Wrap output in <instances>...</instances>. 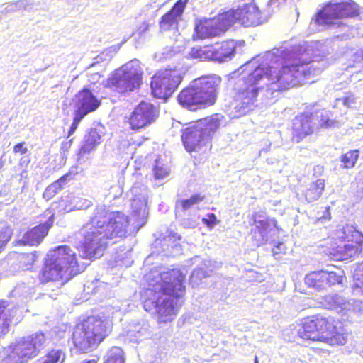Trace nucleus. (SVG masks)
<instances>
[{"mask_svg":"<svg viewBox=\"0 0 363 363\" xmlns=\"http://www.w3.org/2000/svg\"><path fill=\"white\" fill-rule=\"evenodd\" d=\"M184 281L185 275L179 269L151 270L140 291L144 309L147 312L155 310L160 323L172 321L177 310L171 298L178 299L184 294Z\"/></svg>","mask_w":363,"mask_h":363,"instance_id":"f257e3e1","label":"nucleus"},{"mask_svg":"<svg viewBox=\"0 0 363 363\" xmlns=\"http://www.w3.org/2000/svg\"><path fill=\"white\" fill-rule=\"evenodd\" d=\"M130 218L121 211L99 209L90 220L80 229L82 237L80 250L83 258L91 259L108 245V240H122L128 235Z\"/></svg>","mask_w":363,"mask_h":363,"instance_id":"f03ea898","label":"nucleus"},{"mask_svg":"<svg viewBox=\"0 0 363 363\" xmlns=\"http://www.w3.org/2000/svg\"><path fill=\"white\" fill-rule=\"evenodd\" d=\"M80 272L76 253L69 246L60 245L46 255L38 278L43 284L52 282L64 286Z\"/></svg>","mask_w":363,"mask_h":363,"instance_id":"7ed1b4c3","label":"nucleus"},{"mask_svg":"<svg viewBox=\"0 0 363 363\" xmlns=\"http://www.w3.org/2000/svg\"><path fill=\"white\" fill-rule=\"evenodd\" d=\"M330 315L316 313L303 318L297 330L298 337L306 341L320 342L330 346H342L347 342L345 329Z\"/></svg>","mask_w":363,"mask_h":363,"instance_id":"20e7f679","label":"nucleus"},{"mask_svg":"<svg viewBox=\"0 0 363 363\" xmlns=\"http://www.w3.org/2000/svg\"><path fill=\"white\" fill-rule=\"evenodd\" d=\"M113 321L100 315H89L76 324L71 337L75 350L87 353L100 345L112 332Z\"/></svg>","mask_w":363,"mask_h":363,"instance_id":"39448f33","label":"nucleus"},{"mask_svg":"<svg viewBox=\"0 0 363 363\" xmlns=\"http://www.w3.org/2000/svg\"><path fill=\"white\" fill-rule=\"evenodd\" d=\"M221 79L216 75L200 77L184 88L177 96L178 103L190 111L215 104Z\"/></svg>","mask_w":363,"mask_h":363,"instance_id":"423d86ee","label":"nucleus"},{"mask_svg":"<svg viewBox=\"0 0 363 363\" xmlns=\"http://www.w3.org/2000/svg\"><path fill=\"white\" fill-rule=\"evenodd\" d=\"M263 78L267 79L273 86V91L283 93L299 87L312 74L311 69L301 63H290L286 60L277 62L274 65H258Z\"/></svg>","mask_w":363,"mask_h":363,"instance_id":"0eeeda50","label":"nucleus"},{"mask_svg":"<svg viewBox=\"0 0 363 363\" xmlns=\"http://www.w3.org/2000/svg\"><path fill=\"white\" fill-rule=\"evenodd\" d=\"M223 116L215 113L199 118L181 131V139L188 152H199L211 147L215 133L221 126Z\"/></svg>","mask_w":363,"mask_h":363,"instance_id":"6e6552de","label":"nucleus"},{"mask_svg":"<svg viewBox=\"0 0 363 363\" xmlns=\"http://www.w3.org/2000/svg\"><path fill=\"white\" fill-rule=\"evenodd\" d=\"M363 252V233L352 225L337 229L328 254L338 261H352Z\"/></svg>","mask_w":363,"mask_h":363,"instance_id":"1a4fd4ad","label":"nucleus"},{"mask_svg":"<svg viewBox=\"0 0 363 363\" xmlns=\"http://www.w3.org/2000/svg\"><path fill=\"white\" fill-rule=\"evenodd\" d=\"M250 62H247L240 67L242 69L241 73L247 72V75L242 78V86L235 92V109L238 116H245L254 110L257 106V97L262 87L259 82L264 79L262 69L258 66L248 69Z\"/></svg>","mask_w":363,"mask_h":363,"instance_id":"9d476101","label":"nucleus"},{"mask_svg":"<svg viewBox=\"0 0 363 363\" xmlns=\"http://www.w3.org/2000/svg\"><path fill=\"white\" fill-rule=\"evenodd\" d=\"M143 76L140 62L138 60H133L113 71L104 86L117 94L125 95L140 89Z\"/></svg>","mask_w":363,"mask_h":363,"instance_id":"9b49d317","label":"nucleus"},{"mask_svg":"<svg viewBox=\"0 0 363 363\" xmlns=\"http://www.w3.org/2000/svg\"><path fill=\"white\" fill-rule=\"evenodd\" d=\"M45 341V335L41 332L22 337L19 341L8 347L7 354L4 357L5 363L28 362L39 354Z\"/></svg>","mask_w":363,"mask_h":363,"instance_id":"f8f14e48","label":"nucleus"},{"mask_svg":"<svg viewBox=\"0 0 363 363\" xmlns=\"http://www.w3.org/2000/svg\"><path fill=\"white\" fill-rule=\"evenodd\" d=\"M184 78L183 72L177 67H168L156 72L151 77L150 89L152 96L167 100L175 92Z\"/></svg>","mask_w":363,"mask_h":363,"instance_id":"ddd939ff","label":"nucleus"},{"mask_svg":"<svg viewBox=\"0 0 363 363\" xmlns=\"http://www.w3.org/2000/svg\"><path fill=\"white\" fill-rule=\"evenodd\" d=\"M346 275L341 267L333 266L332 269L310 271L304 277V284L316 292H324L334 286L342 285Z\"/></svg>","mask_w":363,"mask_h":363,"instance_id":"4468645a","label":"nucleus"},{"mask_svg":"<svg viewBox=\"0 0 363 363\" xmlns=\"http://www.w3.org/2000/svg\"><path fill=\"white\" fill-rule=\"evenodd\" d=\"M359 14L358 8L352 1L326 4L315 15V22L319 25L331 26L336 20L352 18Z\"/></svg>","mask_w":363,"mask_h":363,"instance_id":"2eb2a0df","label":"nucleus"},{"mask_svg":"<svg viewBox=\"0 0 363 363\" xmlns=\"http://www.w3.org/2000/svg\"><path fill=\"white\" fill-rule=\"evenodd\" d=\"M231 26L226 11L218 13L213 18L200 20L195 26L193 38L204 40L219 36Z\"/></svg>","mask_w":363,"mask_h":363,"instance_id":"dca6fc26","label":"nucleus"},{"mask_svg":"<svg viewBox=\"0 0 363 363\" xmlns=\"http://www.w3.org/2000/svg\"><path fill=\"white\" fill-rule=\"evenodd\" d=\"M226 13L231 26L239 23L245 27L256 26L264 21L262 11L253 2L245 4L237 9L228 10Z\"/></svg>","mask_w":363,"mask_h":363,"instance_id":"f3484780","label":"nucleus"},{"mask_svg":"<svg viewBox=\"0 0 363 363\" xmlns=\"http://www.w3.org/2000/svg\"><path fill=\"white\" fill-rule=\"evenodd\" d=\"M158 115V109L152 103L141 101L133 108L128 122L132 130L138 131L152 124Z\"/></svg>","mask_w":363,"mask_h":363,"instance_id":"a211bd4d","label":"nucleus"},{"mask_svg":"<svg viewBox=\"0 0 363 363\" xmlns=\"http://www.w3.org/2000/svg\"><path fill=\"white\" fill-rule=\"evenodd\" d=\"M189 0H178L172 8L163 14L159 21L160 32L177 30Z\"/></svg>","mask_w":363,"mask_h":363,"instance_id":"6ab92c4d","label":"nucleus"},{"mask_svg":"<svg viewBox=\"0 0 363 363\" xmlns=\"http://www.w3.org/2000/svg\"><path fill=\"white\" fill-rule=\"evenodd\" d=\"M313 113L303 112L296 116L292 121L291 140L298 143L313 133L312 124Z\"/></svg>","mask_w":363,"mask_h":363,"instance_id":"aec40b11","label":"nucleus"},{"mask_svg":"<svg viewBox=\"0 0 363 363\" xmlns=\"http://www.w3.org/2000/svg\"><path fill=\"white\" fill-rule=\"evenodd\" d=\"M54 223L53 215L49 216L38 225L28 230L23 235L21 243L23 245L37 246L48 235Z\"/></svg>","mask_w":363,"mask_h":363,"instance_id":"412c9836","label":"nucleus"},{"mask_svg":"<svg viewBox=\"0 0 363 363\" xmlns=\"http://www.w3.org/2000/svg\"><path fill=\"white\" fill-rule=\"evenodd\" d=\"M100 101L87 88H84L75 95V114L84 118L89 113L94 111L100 106Z\"/></svg>","mask_w":363,"mask_h":363,"instance_id":"4be33fe9","label":"nucleus"},{"mask_svg":"<svg viewBox=\"0 0 363 363\" xmlns=\"http://www.w3.org/2000/svg\"><path fill=\"white\" fill-rule=\"evenodd\" d=\"M213 61L223 62L231 60L235 55L236 43L233 40L211 43Z\"/></svg>","mask_w":363,"mask_h":363,"instance_id":"5701e85b","label":"nucleus"},{"mask_svg":"<svg viewBox=\"0 0 363 363\" xmlns=\"http://www.w3.org/2000/svg\"><path fill=\"white\" fill-rule=\"evenodd\" d=\"M260 217L258 212H254L250 218V225L255 226L250 230V234L253 238H256L257 235L264 236L267 232L277 225L275 218L258 219Z\"/></svg>","mask_w":363,"mask_h":363,"instance_id":"b1692460","label":"nucleus"},{"mask_svg":"<svg viewBox=\"0 0 363 363\" xmlns=\"http://www.w3.org/2000/svg\"><path fill=\"white\" fill-rule=\"evenodd\" d=\"M101 136L96 128H91L84 135L82 145L78 150V155L84 156L94 150L101 143Z\"/></svg>","mask_w":363,"mask_h":363,"instance_id":"393cba45","label":"nucleus"},{"mask_svg":"<svg viewBox=\"0 0 363 363\" xmlns=\"http://www.w3.org/2000/svg\"><path fill=\"white\" fill-rule=\"evenodd\" d=\"M38 254L36 251L23 253H15L13 262L18 269L23 271H31L37 262Z\"/></svg>","mask_w":363,"mask_h":363,"instance_id":"a878e982","label":"nucleus"},{"mask_svg":"<svg viewBox=\"0 0 363 363\" xmlns=\"http://www.w3.org/2000/svg\"><path fill=\"white\" fill-rule=\"evenodd\" d=\"M8 306L7 301L0 300V338L8 333L14 318Z\"/></svg>","mask_w":363,"mask_h":363,"instance_id":"bb28decb","label":"nucleus"},{"mask_svg":"<svg viewBox=\"0 0 363 363\" xmlns=\"http://www.w3.org/2000/svg\"><path fill=\"white\" fill-rule=\"evenodd\" d=\"M325 189V179L318 178L312 182L304 192L305 199L308 202L317 201L323 194Z\"/></svg>","mask_w":363,"mask_h":363,"instance_id":"cd10ccee","label":"nucleus"},{"mask_svg":"<svg viewBox=\"0 0 363 363\" xmlns=\"http://www.w3.org/2000/svg\"><path fill=\"white\" fill-rule=\"evenodd\" d=\"M189 57L199 61H213L211 43L192 47L189 52Z\"/></svg>","mask_w":363,"mask_h":363,"instance_id":"c85d7f7f","label":"nucleus"},{"mask_svg":"<svg viewBox=\"0 0 363 363\" xmlns=\"http://www.w3.org/2000/svg\"><path fill=\"white\" fill-rule=\"evenodd\" d=\"M65 352L62 349L52 348L47 351L42 358L41 363H63Z\"/></svg>","mask_w":363,"mask_h":363,"instance_id":"c756f323","label":"nucleus"},{"mask_svg":"<svg viewBox=\"0 0 363 363\" xmlns=\"http://www.w3.org/2000/svg\"><path fill=\"white\" fill-rule=\"evenodd\" d=\"M359 157V150H353L342 154L340 157V160L342 163L343 168L351 169L355 166Z\"/></svg>","mask_w":363,"mask_h":363,"instance_id":"7c9ffc66","label":"nucleus"},{"mask_svg":"<svg viewBox=\"0 0 363 363\" xmlns=\"http://www.w3.org/2000/svg\"><path fill=\"white\" fill-rule=\"evenodd\" d=\"M205 199H206L205 195H203L201 193H196V194H192L188 199H184L179 201L178 204L180 206V207L182 210L186 211V210L191 208L194 206L199 204L203 201H204Z\"/></svg>","mask_w":363,"mask_h":363,"instance_id":"2f4dec72","label":"nucleus"},{"mask_svg":"<svg viewBox=\"0 0 363 363\" xmlns=\"http://www.w3.org/2000/svg\"><path fill=\"white\" fill-rule=\"evenodd\" d=\"M103 363H125V357L123 350L118 347H111Z\"/></svg>","mask_w":363,"mask_h":363,"instance_id":"473e14b6","label":"nucleus"},{"mask_svg":"<svg viewBox=\"0 0 363 363\" xmlns=\"http://www.w3.org/2000/svg\"><path fill=\"white\" fill-rule=\"evenodd\" d=\"M13 235V230L8 225L0 226V252L6 247Z\"/></svg>","mask_w":363,"mask_h":363,"instance_id":"72a5a7b5","label":"nucleus"},{"mask_svg":"<svg viewBox=\"0 0 363 363\" xmlns=\"http://www.w3.org/2000/svg\"><path fill=\"white\" fill-rule=\"evenodd\" d=\"M154 176L157 179H164L168 174V171L165 167L160 165L158 161L156 163L153 169Z\"/></svg>","mask_w":363,"mask_h":363,"instance_id":"f704fd0d","label":"nucleus"},{"mask_svg":"<svg viewBox=\"0 0 363 363\" xmlns=\"http://www.w3.org/2000/svg\"><path fill=\"white\" fill-rule=\"evenodd\" d=\"M60 191V189L52 183L45 189L43 196L45 200L48 201L52 199Z\"/></svg>","mask_w":363,"mask_h":363,"instance_id":"c9c22d12","label":"nucleus"},{"mask_svg":"<svg viewBox=\"0 0 363 363\" xmlns=\"http://www.w3.org/2000/svg\"><path fill=\"white\" fill-rule=\"evenodd\" d=\"M207 218H202V223L208 228H213L216 224L218 223L219 220L217 219L216 216L213 213H210L206 215Z\"/></svg>","mask_w":363,"mask_h":363,"instance_id":"e433bc0d","label":"nucleus"},{"mask_svg":"<svg viewBox=\"0 0 363 363\" xmlns=\"http://www.w3.org/2000/svg\"><path fill=\"white\" fill-rule=\"evenodd\" d=\"M72 179L71 173H67L62 177H60L58 179L55 181L53 184L60 189V191L65 188V186L67 184V183Z\"/></svg>","mask_w":363,"mask_h":363,"instance_id":"4c0bfd02","label":"nucleus"},{"mask_svg":"<svg viewBox=\"0 0 363 363\" xmlns=\"http://www.w3.org/2000/svg\"><path fill=\"white\" fill-rule=\"evenodd\" d=\"M83 118H84L83 117L74 113V117H73L72 123V124H71V125H70V127H69V128L68 130L67 136V138L69 137H70L72 134L74 133V132L77 129L79 123H80V121Z\"/></svg>","mask_w":363,"mask_h":363,"instance_id":"58836bf2","label":"nucleus"},{"mask_svg":"<svg viewBox=\"0 0 363 363\" xmlns=\"http://www.w3.org/2000/svg\"><path fill=\"white\" fill-rule=\"evenodd\" d=\"M28 152V148L26 145V142L22 141L17 144H16L13 146V152L14 153H20V154H25Z\"/></svg>","mask_w":363,"mask_h":363,"instance_id":"ea45409f","label":"nucleus"},{"mask_svg":"<svg viewBox=\"0 0 363 363\" xmlns=\"http://www.w3.org/2000/svg\"><path fill=\"white\" fill-rule=\"evenodd\" d=\"M344 106L349 107L355 102V97L352 93H348L345 96L340 99Z\"/></svg>","mask_w":363,"mask_h":363,"instance_id":"a19ab883","label":"nucleus"},{"mask_svg":"<svg viewBox=\"0 0 363 363\" xmlns=\"http://www.w3.org/2000/svg\"><path fill=\"white\" fill-rule=\"evenodd\" d=\"M314 174L320 175L324 172V167L322 165H316L313 168Z\"/></svg>","mask_w":363,"mask_h":363,"instance_id":"79ce46f5","label":"nucleus"},{"mask_svg":"<svg viewBox=\"0 0 363 363\" xmlns=\"http://www.w3.org/2000/svg\"><path fill=\"white\" fill-rule=\"evenodd\" d=\"M333 123V121L330 120L329 118H327L325 120H323L322 123H320V126L324 127H329L332 125Z\"/></svg>","mask_w":363,"mask_h":363,"instance_id":"37998d69","label":"nucleus"},{"mask_svg":"<svg viewBox=\"0 0 363 363\" xmlns=\"http://www.w3.org/2000/svg\"><path fill=\"white\" fill-rule=\"evenodd\" d=\"M330 206H327L325 208V214L323 216H321L320 218L325 219V220L330 219Z\"/></svg>","mask_w":363,"mask_h":363,"instance_id":"c03bdc74","label":"nucleus"},{"mask_svg":"<svg viewBox=\"0 0 363 363\" xmlns=\"http://www.w3.org/2000/svg\"><path fill=\"white\" fill-rule=\"evenodd\" d=\"M357 287L359 288L361 291L363 292V277L357 278V282L356 283Z\"/></svg>","mask_w":363,"mask_h":363,"instance_id":"a18cd8bd","label":"nucleus"},{"mask_svg":"<svg viewBox=\"0 0 363 363\" xmlns=\"http://www.w3.org/2000/svg\"><path fill=\"white\" fill-rule=\"evenodd\" d=\"M73 139L69 140L68 142L64 143L63 145L66 147V148H69L72 143Z\"/></svg>","mask_w":363,"mask_h":363,"instance_id":"49530a36","label":"nucleus"},{"mask_svg":"<svg viewBox=\"0 0 363 363\" xmlns=\"http://www.w3.org/2000/svg\"><path fill=\"white\" fill-rule=\"evenodd\" d=\"M254 363H259L258 358L257 356L255 357Z\"/></svg>","mask_w":363,"mask_h":363,"instance_id":"de8ad7c7","label":"nucleus"},{"mask_svg":"<svg viewBox=\"0 0 363 363\" xmlns=\"http://www.w3.org/2000/svg\"><path fill=\"white\" fill-rule=\"evenodd\" d=\"M3 167H4V162H0V170L3 168Z\"/></svg>","mask_w":363,"mask_h":363,"instance_id":"09e8293b","label":"nucleus"}]
</instances>
